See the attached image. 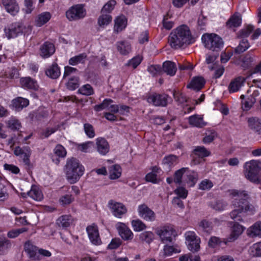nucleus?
I'll list each match as a JSON object with an SVG mask.
<instances>
[{
	"label": "nucleus",
	"mask_w": 261,
	"mask_h": 261,
	"mask_svg": "<svg viewBox=\"0 0 261 261\" xmlns=\"http://www.w3.org/2000/svg\"><path fill=\"white\" fill-rule=\"evenodd\" d=\"M194 42L189 28L186 25H181L173 30L168 37V42L171 47L178 49L185 45H188Z\"/></svg>",
	"instance_id": "nucleus-1"
},
{
	"label": "nucleus",
	"mask_w": 261,
	"mask_h": 261,
	"mask_svg": "<svg viewBox=\"0 0 261 261\" xmlns=\"http://www.w3.org/2000/svg\"><path fill=\"white\" fill-rule=\"evenodd\" d=\"M64 171L67 180L73 184L78 181L84 174L85 168L77 159L71 158L67 160Z\"/></svg>",
	"instance_id": "nucleus-2"
},
{
	"label": "nucleus",
	"mask_w": 261,
	"mask_h": 261,
	"mask_svg": "<svg viewBox=\"0 0 261 261\" xmlns=\"http://www.w3.org/2000/svg\"><path fill=\"white\" fill-rule=\"evenodd\" d=\"M233 206L234 209L230 213V216L236 221H242V215L248 212L252 214L254 211V207L250 205L245 199H236L233 201Z\"/></svg>",
	"instance_id": "nucleus-3"
},
{
	"label": "nucleus",
	"mask_w": 261,
	"mask_h": 261,
	"mask_svg": "<svg viewBox=\"0 0 261 261\" xmlns=\"http://www.w3.org/2000/svg\"><path fill=\"white\" fill-rule=\"evenodd\" d=\"M201 40L205 47L213 51L218 52L223 47L222 39L216 34H204Z\"/></svg>",
	"instance_id": "nucleus-4"
},
{
	"label": "nucleus",
	"mask_w": 261,
	"mask_h": 261,
	"mask_svg": "<svg viewBox=\"0 0 261 261\" xmlns=\"http://www.w3.org/2000/svg\"><path fill=\"white\" fill-rule=\"evenodd\" d=\"M259 171V163L255 160L246 162L244 165V174L246 178L250 181L258 184L259 182L258 174Z\"/></svg>",
	"instance_id": "nucleus-5"
},
{
	"label": "nucleus",
	"mask_w": 261,
	"mask_h": 261,
	"mask_svg": "<svg viewBox=\"0 0 261 261\" xmlns=\"http://www.w3.org/2000/svg\"><path fill=\"white\" fill-rule=\"evenodd\" d=\"M25 29L23 24L19 22L8 24L4 28V35L8 39L14 38L22 34Z\"/></svg>",
	"instance_id": "nucleus-6"
},
{
	"label": "nucleus",
	"mask_w": 261,
	"mask_h": 261,
	"mask_svg": "<svg viewBox=\"0 0 261 261\" xmlns=\"http://www.w3.org/2000/svg\"><path fill=\"white\" fill-rule=\"evenodd\" d=\"M86 15V11L81 4L73 6L66 13V17L69 21H74L83 18Z\"/></svg>",
	"instance_id": "nucleus-7"
},
{
	"label": "nucleus",
	"mask_w": 261,
	"mask_h": 261,
	"mask_svg": "<svg viewBox=\"0 0 261 261\" xmlns=\"http://www.w3.org/2000/svg\"><path fill=\"white\" fill-rule=\"evenodd\" d=\"M174 232L175 230L170 226L160 227L155 230L156 233L159 236L161 242L163 243L171 242Z\"/></svg>",
	"instance_id": "nucleus-8"
},
{
	"label": "nucleus",
	"mask_w": 261,
	"mask_h": 261,
	"mask_svg": "<svg viewBox=\"0 0 261 261\" xmlns=\"http://www.w3.org/2000/svg\"><path fill=\"white\" fill-rule=\"evenodd\" d=\"M14 153L15 155L19 156L22 160L23 163L28 167L32 166L30 160L31 150L29 146L16 147L14 150Z\"/></svg>",
	"instance_id": "nucleus-9"
},
{
	"label": "nucleus",
	"mask_w": 261,
	"mask_h": 261,
	"mask_svg": "<svg viewBox=\"0 0 261 261\" xmlns=\"http://www.w3.org/2000/svg\"><path fill=\"white\" fill-rule=\"evenodd\" d=\"M108 206L113 215L119 218H121L127 211L126 207L123 203L115 201L113 200L109 201Z\"/></svg>",
	"instance_id": "nucleus-10"
},
{
	"label": "nucleus",
	"mask_w": 261,
	"mask_h": 261,
	"mask_svg": "<svg viewBox=\"0 0 261 261\" xmlns=\"http://www.w3.org/2000/svg\"><path fill=\"white\" fill-rule=\"evenodd\" d=\"M138 212L139 216L146 221L152 222L155 220V214L145 204L139 205Z\"/></svg>",
	"instance_id": "nucleus-11"
},
{
	"label": "nucleus",
	"mask_w": 261,
	"mask_h": 261,
	"mask_svg": "<svg viewBox=\"0 0 261 261\" xmlns=\"http://www.w3.org/2000/svg\"><path fill=\"white\" fill-rule=\"evenodd\" d=\"M169 96L166 94L153 93L148 97V101L155 106L166 107Z\"/></svg>",
	"instance_id": "nucleus-12"
},
{
	"label": "nucleus",
	"mask_w": 261,
	"mask_h": 261,
	"mask_svg": "<svg viewBox=\"0 0 261 261\" xmlns=\"http://www.w3.org/2000/svg\"><path fill=\"white\" fill-rule=\"evenodd\" d=\"M86 230L90 241L92 244L99 245L101 243V241L99 235L97 226L95 224L88 226Z\"/></svg>",
	"instance_id": "nucleus-13"
},
{
	"label": "nucleus",
	"mask_w": 261,
	"mask_h": 261,
	"mask_svg": "<svg viewBox=\"0 0 261 261\" xmlns=\"http://www.w3.org/2000/svg\"><path fill=\"white\" fill-rule=\"evenodd\" d=\"M116 226L119 234L122 239L128 241L132 240L133 239L134 234L133 232L124 223L119 222Z\"/></svg>",
	"instance_id": "nucleus-14"
},
{
	"label": "nucleus",
	"mask_w": 261,
	"mask_h": 261,
	"mask_svg": "<svg viewBox=\"0 0 261 261\" xmlns=\"http://www.w3.org/2000/svg\"><path fill=\"white\" fill-rule=\"evenodd\" d=\"M243 227L238 224L234 223L231 227V233L228 238L224 239L223 242L226 244L228 242H231L236 240L238 237L243 232Z\"/></svg>",
	"instance_id": "nucleus-15"
},
{
	"label": "nucleus",
	"mask_w": 261,
	"mask_h": 261,
	"mask_svg": "<svg viewBox=\"0 0 261 261\" xmlns=\"http://www.w3.org/2000/svg\"><path fill=\"white\" fill-rule=\"evenodd\" d=\"M2 3L6 11L13 15L19 11V7L16 0H2Z\"/></svg>",
	"instance_id": "nucleus-16"
},
{
	"label": "nucleus",
	"mask_w": 261,
	"mask_h": 261,
	"mask_svg": "<svg viewBox=\"0 0 261 261\" xmlns=\"http://www.w3.org/2000/svg\"><path fill=\"white\" fill-rule=\"evenodd\" d=\"M249 128L254 133L261 134V119L257 117H251L247 119Z\"/></svg>",
	"instance_id": "nucleus-17"
},
{
	"label": "nucleus",
	"mask_w": 261,
	"mask_h": 261,
	"mask_svg": "<svg viewBox=\"0 0 261 261\" xmlns=\"http://www.w3.org/2000/svg\"><path fill=\"white\" fill-rule=\"evenodd\" d=\"M40 55L43 58H48L55 51L54 45L50 42H45L40 47Z\"/></svg>",
	"instance_id": "nucleus-18"
},
{
	"label": "nucleus",
	"mask_w": 261,
	"mask_h": 261,
	"mask_svg": "<svg viewBox=\"0 0 261 261\" xmlns=\"http://www.w3.org/2000/svg\"><path fill=\"white\" fill-rule=\"evenodd\" d=\"M245 80L243 76H238L232 80L228 86L229 92L233 93L239 91L243 85Z\"/></svg>",
	"instance_id": "nucleus-19"
},
{
	"label": "nucleus",
	"mask_w": 261,
	"mask_h": 261,
	"mask_svg": "<svg viewBox=\"0 0 261 261\" xmlns=\"http://www.w3.org/2000/svg\"><path fill=\"white\" fill-rule=\"evenodd\" d=\"M97 151L102 155L106 154L109 151V145L107 141L103 138L96 139Z\"/></svg>",
	"instance_id": "nucleus-20"
},
{
	"label": "nucleus",
	"mask_w": 261,
	"mask_h": 261,
	"mask_svg": "<svg viewBox=\"0 0 261 261\" xmlns=\"http://www.w3.org/2000/svg\"><path fill=\"white\" fill-rule=\"evenodd\" d=\"M12 105L16 111H20L29 105V100L21 97H18L12 101Z\"/></svg>",
	"instance_id": "nucleus-21"
},
{
	"label": "nucleus",
	"mask_w": 261,
	"mask_h": 261,
	"mask_svg": "<svg viewBox=\"0 0 261 261\" xmlns=\"http://www.w3.org/2000/svg\"><path fill=\"white\" fill-rule=\"evenodd\" d=\"M247 233L250 238L261 237V222L258 221L249 227Z\"/></svg>",
	"instance_id": "nucleus-22"
},
{
	"label": "nucleus",
	"mask_w": 261,
	"mask_h": 261,
	"mask_svg": "<svg viewBox=\"0 0 261 261\" xmlns=\"http://www.w3.org/2000/svg\"><path fill=\"white\" fill-rule=\"evenodd\" d=\"M188 122L191 125L199 128L203 127L206 125L202 116L196 114L190 116Z\"/></svg>",
	"instance_id": "nucleus-23"
},
{
	"label": "nucleus",
	"mask_w": 261,
	"mask_h": 261,
	"mask_svg": "<svg viewBox=\"0 0 261 261\" xmlns=\"http://www.w3.org/2000/svg\"><path fill=\"white\" fill-rule=\"evenodd\" d=\"M163 72L170 76H173L177 71L176 65L175 63L167 61L163 64Z\"/></svg>",
	"instance_id": "nucleus-24"
},
{
	"label": "nucleus",
	"mask_w": 261,
	"mask_h": 261,
	"mask_svg": "<svg viewBox=\"0 0 261 261\" xmlns=\"http://www.w3.org/2000/svg\"><path fill=\"white\" fill-rule=\"evenodd\" d=\"M205 83V81L202 77L197 76L192 79L190 84L187 86V87L199 91L204 87Z\"/></svg>",
	"instance_id": "nucleus-25"
},
{
	"label": "nucleus",
	"mask_w": 261,
	"mask_h": 261,
	"mask_svg": "<svg viewBox=\"0 0 261 261\" xmlns=\"http://www.w3.org/2000/svg\"><path fill=\"white\" fill-rule=\"evenodd\" d=\"M25 252L29 255L30 257L33 258L35 260H39V256L37 255L38 248L33 245L30 242H26L24 246Z\"/></svg>",
	"instance_id": "nucleus-26"
},
{
	"label": "nucleus",
	"mask_w": 261,
	"mask_h": 261,
	"mask_svg": "<svg viewBox=\"0 0 261 261\" xmlns=\"http://www.w3.org/2000/svg\"><path fill=\"white\" fill-rule=\"evenodd\" d=\"M20 83L22 87L28 89L37 90L39 87L37 82L30 77L22 78Z\"/></svg>",
	"instance_id": "nucleus-27"
},
{
	"label": "nucleus",
	"mask_w": 261,
	"mask_h": 261,
	"mask_svg": "<svg viewBox=\"0 0 261 261\" xmlns=\"http://www.w3.org/2000/svg\"><path fill=\"white\" fill-rule=\"evenodd\" d=\"M242 22L241 15L239 13H234L226 22V27L228 28H232L239 27Z\"/></svg>",
	"instance_id": "nucleus-28"
},
{
	"label": "nucleus",
	"mask_w": 261,
	"mask_h": 261,
	"mask_svg": "<svg viewBox=\"0 0 261 261\" xmlns=\"http://www.w3.org/2000/svg\"><path fill=\"white\" fill-rule=\"evenodd\" d=\"M60 68L57 64H53L45 71L46 75L53 79H57L60 75Z\"/></svg>",
	"instance_id": "nucleus-29"
},
{
	"label": "nucleus",
	"mask_w": 261,
	"mask_h": 261,
	"mask_svg": "<svg viewBox=\"0 0 261 261\" xmlns=\"http://www.w3.org/2000/svg\"><path fill=\"white\" fill-rule=\"evenodd\" d=\"M127 19L124 15L117 17L115 20L114 30L117 32L122 31L126 26Z\"/></svg>",
	"instance_id": "nucleus-30"
},
{
	"label": "nucleus",
	"mask_w": 261,
	"mask_h": 261,
	"mask_svg": "<svg viewBox=\"0 0 261 261\" xmlns=\"http://www.w3.org/2000/svg\"><path fill=\"white\" fill-rule=\"evenodd\" d=\"M73 222V219L70 215H63L57 220V224L60 227L66 228L69 227Z\"/></svg>",
	"instance_id": "nucleus-31"
},
{
	"label": "nucleus",
	"mask_w": 261,
	"mask_h": 261,
	"mask_svg": "<svg viewBox=\"0 0 261 261\" xmlns=\"http://www.w3.org/2000/svg\"><path fill=\"white\" fill-rule=\"evenodd\" d=\"M51 18V14L49 12H45L39 14L36 20L35 24L37 27H41L47 22Z\"/></svg>",
	"instance_id": "nucleus-32"
},
{
	"label": "nucleus",
	"mask_w": 261,
	"mask_h": 261,
	"mask_svg": "<svg viewBox=\"0 0 261 261\" xmlns=\"http://www.w3.org/2000/svg\"><path fill=\"white\" fill-rule=\"evenodd\" d=\"M193 154L200 158H204L211 155V151L203 146H196L193 150Z\"/></svg>",
	"instance_id": "nucleus-33"
},
{
	"label": "nucleus",
	"mask_w": 261,
	"mask_h": 261,
	"mask_svg": "<svg viewBox=\"0 0 261 261\" xmlns=\"http://www.w3.org/2000/svg\"><path fill=\"white\" fill-rule=\"evenodd\" d=\"M27 194L30 197L37 201H41L43 198L42 192L36 186H32Z\"/></svg>",
	"instance_id": "nucleus-34"
},
{
	"label": "nucleus",
	"mask_w": 261,
	"mask_h": 261,
	"mask_svg": "<svg viewBox=\"0 0 261 261\" xmlns=\"http://www.w3.org/2000/svg\"><path fill=\"white\" fill-rule=\"evenodd\" d=\"M198 229L199 230L210 234L213 230L212 223L205 219L202 220L198 224Z\"/></svg>",
	"instance_id": "nucleus-35"
},
{
	"label": "nucleus",
	"mask_w": 261,
	"mask_h": 261,
	"mask_svg": "<svg viewBox=\"0 0 261 261\" xmlns=\"http://www.w3.org/2000/svg\"><path fill=\"white\" fill-rule=\"evenodd\" d=\"M118 50L122 55H126L131 51V46L129 43L126 41H120L117 43Z\"/></svg>",
	"instance_id": "nucleus-36"
},
{
	"label": "nucleus",
	"mask_w": 261,
	"mask_h": 261,
	"mask_svg": "<svg viewBox=\"0 0 261 261\" xmlns=\"http://www.w3.org/2000/svg\"><path fill=\"white\" fill-rule=\"evenodd\" d=\"M80 85V77L78 76L70 77L66 84L67 88L69 90H74L79 87Z\"/></svg>",
	"instance_id": "nucleus-37"
},
{
	"label": "nucleus",
	"mask_w": 261,
	"mask_h": 261,
	"mask_svg": "<svg viewBox=\"0 0 261 261\" xmlns=\"http://www.w3.org/2000/svg\"><path fill=\"white\" fill-rule=\"evenodd\" d=\"M140 241L142 243L150 244L154 238V233L150 231H146L142 232L139 236Z\"/></svg>",
	"instance_id": "nucleus-38"
},
{
	"label": "nucleus",
	"mask_w": 261,
	"mask_h": 261,
	"mask_svg": "<svg viewBox=\"0 0 261 261\" xmlns=\"http://www.w3.org/2000/svg\"><path fill=\"white\" fill-rule=\"evenodd\" d=\"M121 175V168L118 165H114L111 167L109 171V177L111 179H116Z\"/></svg>",
	"instance_id": "nucleus-39"
},
{
	"label": "nucleus",
	"mask_w": 261,
	"mask_h": 261,
	"mask_svg": "<svg viewBox=\"0 0 261 261\" xmlns=\"http://www.w3.org/2000/svg\"><path fill=\"white\" fill-rule=\"evenodd\" d=\"M112 20V17L110 14L101 13L98 18V24L101 28H105L111 22Z\"/></svg>",
	"instance_id": "nucleus-40"
},
{
	"label": "nucleus",
	"mask_w": 261,
	"mask_h": 261,
	"mask_svg": "<svg viewBox=\"0 0 261 261\" xmlns=\"http://www.w3.org/2000/svg\"><path fill=\"white\" fill-rule=\"evenodd\" d=\"M87 57V55L85 53L81 54L71 58L69 60V64L72 66L76 65L80 63L83 64L85 62Z\"/></svg>",
	"instance_id": "nucleus-41"
},
{
	"label": "nucleus",
	"mask_w": 261,
	"mask_h": 261,
	"mask_svg": "<svg viewBox=\"0 0 261 261\" xmlns=\"http://www.w3.org/2000/svg\"><path fill=\"white\" fill-rule=\"evenodd\" d=\"M77 93L85 96H90L94 93V91L91 85L87 84L81 87Z\"/></svg>",
	"instance_id": "nucleus-42"
},
{
	"label": "nucleus",
	"mask_w": 261,
	"mask_h": 261,
	"mask_svg": "<svg viewBox=\"0 0 261 261\" xmlns=\"http://www.w3.org/2000/svg\"><path fill=\"white\" fill-rule=\"evenodd\" d=\"M177 252V250L172 246L166 245L164 246L163 250L161 252L160 256L162 258H165L172 255L173 253Z\"/></svg>",
	"instance_id": "nucleus-43"
},
{
	"label": "nucleus",
	"mask_w": 261,
	"mask_h": 261,
	"mask_svg": "<svg viewBox=\"0 0 261 261\" xmlns=\"http://www.w3.org/2000/svg\"><path fill=\"white\" fill-rule=\"evenodd\" d=\"M248 251L252 257L261 256V242L254 244L249 248Z\"/></svg>",
	"instance_id": "nucleus-44"
},
{
	"label": "nucleus",
	"mask_w": 261,
	"mask_h": 261,
	"mask_svg": "<svg viewBox=\"0 0 261 261\" xmlns=\"http://www.w3.org/2000/svg\"><path fill=\"white\" fill-rule=\"evenodd\" d=\"M217 137V134L214 130H207L205 133V137L202 139L204 144H210Z\"/></svg>",
	"instance_id": "nucleus-45"
},
{
	"label": "nucleus",
	"mask_w": 261,
	"mask_h": 261,
	"mask_svg": "<svg viewBox=\"0 0 261 261\" xmlns=\"http://www.w3.org/2000/svg\"><path fill=\"white\" fill-rule=\"evenodd\" d=\"M6 123L7 127L13 130H19L21 127L19 120L14 117H11L6 122Z\"/></svg>",
	"instance_id": "nucleus-46"
},
{
	"label": "nucleus",
	"mask_w": 261,
	"mask_h": 261,
	"mask_svg": "<svg viewBox=\"0 0 261 261\" xmlns=\"http://www.w3.org/2000/svg\"><path fill=\"white\" fill-rule=\"evenodd\" d=\"M250 46L247 39H242L240 41L239 45L235 48V53L241 54L246 50Z\"/></svg>",
	"instance_id": "nucleus-47"
},
{
	"label": "nucleus",
	"mask_w": 261,
	"mask_h": 261,
	"mask_svg": "<svg viewBox=\"0 0 261 261\" xmlns=\"http://www.w3.org/2000/svg\"><path fill=\"white\" fill-rule=\"evenodd\" d=\"M116 2L115 0H110L102 7L101 13L110 14L114 9Z\"/></svg>",
	"instance_id": "nucleus-48"
},
{
	"label": "nucleus",
	"mask_w": 261,
	"mask_h": 261,
	"mask_svg": "<svg viewBox=\"0 0 261 261\" xmlns=\"http://www.w3.org/2000/svg\"><path fill=\"white\" fill-rule=\"evenodd\" d=\"M227 203L223 200H217L211 204V207L216 211H221L225 209Z\"/></svg>",
	"instance_id": "nucleus-49"
},
{
	"label": "nucleus",
	"mask_w": 261,
	"mask_h": 261,
	"mask_svg": "<svg viewBox=\"0 0 261 261\" xmlns=\"http://www.w3.org/2000/svg\"><path fill=\"white\" fill-rule=\"evenodd\" d=\"M132 225L135 231H141L146 228L145 224L140 219L132 220Z\"/></svg>",
	"instance_id": "nucleus-50"
},
{
	"label": "nucleus",
	"mask_w": 261,
	"mask_h": 261,
	"mask_svg": "<svg viewBox=\"0 0 261 261\" xmlns=\"http://www.w3.org/2000/svg\"><path fill=\"white\" fill-rule=\"evenodd\" d=\"M54 154L59 158H64L67 154V151L65 147L61 144H58L54 149Z\"/></svg>",
	"instance_id": "nucleus-51"
},
{
	"label": "nucleus",
	"mask_w": 261,
	"mask_h": 261,
	"mask_svg": "<svg viewBox=\"0 0 261 261\" xmlns=\"http://www.w3.org/2000/svg\"><path fill=\"white\" fill-rule=\"evenodd\" d=\"M254 29V27L252 25H248L246 28L242 29L238 33V37L239 38L245 39L247 37Z\"/></svg>",
	"instance_id": "nucleus-52"
},
{
	"label": "nucleus",
	"mask_w": 261,
	"mask_h": 261,
	"mask_svg": "<svg viewBox=\"0 0 261 261\" xmlns=\"http://www.w3.org/2000/svg\"><path fill=\"white\" fill-rule=\"evenodd\" d=\"M188 170V168H182L177 170L174 175V181L176 184H180L183 174Z\"/></svg>",
	"instance_id": "nucleus-53"
},
{
	"label": "nucleus",
	"mask_w": 261,
	"mask_h": 261,
	"mask_svg": "<svg viewBox=\"0 0 261 261\" xmlns=\"http://www.w3.org/2000/svg\"><path fill=\"white\" fill-rule=\"evenodd\" d=\"M207 22V17L204 16L201 12L197 20V29L200 31L205 30Z\"/></svg>",
	"instance_id": "nucleus-54"
},
{
	"label": "nucleus",
	"mask_w": 261,
	"mask_h": 261,
	"mask_svg": "<svg viewBox=\"0 0 261 261\" xmlns=\"http://www.w3.org/2000/svg\"><path fill=\"white\" fill-rule=\"evenodd\" d=\"M113 101L110 98L104 99L102 103L96 105L94 107V110L96 112H99L107 108H108Z\"/></svg>",
	"instance_id": "nucleus-55"
},
{
	"label": "nucleus",
	"mask_w": 261,
	"mask_h": 261,
	"mask_svg": "<svg viewBox=\"0 0 261 261\" xmlns=\"http://www.w3.org/2000/svg\"><path fill=\"white\" fill-rule=\"evenodd\" d=\"M188 182L190 184V186L193 187L195 185L198 179V175L197 172L194 171H189L187 174Z\"/></svg>",
	"instance_id": "nucleus-56"
},
{
	"label": "nucleus",
	"mask_w": 261,
	"mask_h": 261,
	"mask_svg": "<svg viewBox=\"0 0 261 261\" xmlns=\"http://www.w3.org/2000/svg\"><path fill=\"white\" fill-rule=\"evenodd\" d=\"M148 71L153 76L161 75L163 72L161 67L157 65H153L148 67Z\"/></svg>",
	"instance_id": "nucleus-57"
},
{
	"label": "nucleus",
	"mask_w": 261,
	"mask_h": 261,
	"mask_svg": "<svg viewBox=\"0 0 261 261\" xmlns=\"http://www.w3.org/2000/svg\"><path fill=\"white\" fill-rule=\"evenodd\" d=\"M200 238L194 241L189 242L188 243V249L193 252H197L200 249Z\"/></svg>",
	"instance_id": "nucleus-58"
},
{
	"label": "nucleus",
	"mask_w": 261,
	"mask_h": 261,
	"mask_svg": "<svg viewBox=\"0 0 261 261\" xmlns=\"http://www.w3.org/2000/svg\"><path fill=\"white\" fill-rule=\"evenodd\" d=\"M74 200V197L71 194L62 196L59 199V202L62 205H69Z\"/></svg>",
	"instance_id": "nucleus-59"
},
{
	"label": "nucleus",
	"mask_w": 261,
	"mask_h": 261,
	"mask_svg": "<svg viewBox=\"0 0 261 261\" xmlns=\"http://www.w3.org/2000/svg\"><path fill=\"white\" fill-rule=\"evenodd\" d=\"M11 243L9 240L5 238H0V254H2L4 250L10 248Z\"/></svg>",
	"instance_id": "nucleus-60"
},
{
	"label": "nucleus",
	"mask_w": 261,
	"mask_h": 261,
	"mask_svg": "<svg viewBox=\"0 0 261 261\" xmlns=\"http://www.w3.org/2000/svg\"><path fill=\"white\" fill-rule=\"evenodd\" d=\"M174 98L179 104H183L187 102V97L179 91H174L173 93Z\"/></svg>",
	"instance_id": "nucleus-61"
},
{
	"label": "nucleus",
	"mask_w": 261,
	"mask_h": 261,
	"mask_svg": "<svg viewBox=\"0 0 261 261\" xmlns=\"http://www.w3.org/2000/svg\"><path fill=\"white\" fill-rule=\"evenodd\" d=\"M170 17L171 16L169 14H167L164 16L162 21L163 27L168 30L171 29L174 25V22L169 20Z\"/></svg>",
	"instance_id": "nucleus-62"
},
{
	"label": "nucleus",
	"mask_w": 261,
	"mask_h": 261,
	"mask_svg": "<svg viewBox=\"0 0 261 261\" xmlns=\"http://www.w3.org/2000/svg\"><path fill=\"white\" fill-rule=\"evenodd\" d=\"M213 183L209 179H205L200 182L199 189L201 190H208L213 187Z\"/></svg>",
	"instance_id": "nucleus-63"
},
{
	"label": "nucleus",
	"mask_w": 261,
	"mask_h": 261,
	"mask_svg": "<svg viewBox=\"0 0 261 261\" xmlns=\"http://www.w3.org/2000/svg\"><path fill=\"white\" fill-rule=\"evenodd\" d=\"M255 102V100L254 98H248L244 101H242V108L243 111H248L250 109V108L252 107L254 103Z\"/></svg>",
	"instance_id": "nucleus-64"
}]
</instances>
